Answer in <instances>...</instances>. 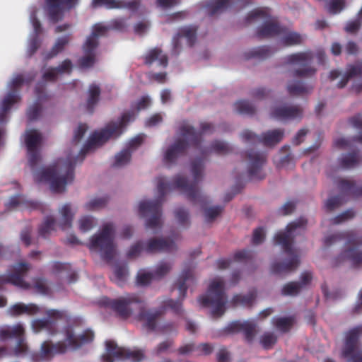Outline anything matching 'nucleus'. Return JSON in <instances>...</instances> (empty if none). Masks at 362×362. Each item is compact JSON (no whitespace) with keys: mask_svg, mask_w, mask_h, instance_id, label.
Returning a JSON list of instances; mask_svg holds the SVG:
<instances>
[{"mask_svg":"<svg viewBox=\"0 0 362 362\" xmlns=\"http://www.w3.org/2000/svg\"><path fill=\"white\" fill-rule=\"evenodd\" d=\"M135 115L133 111L124 112L119 121L109 122L104 129L93 132L81 148L79 156L66 159L59 158L53 165L43 169L35 176L37 182H49L54 192H63L66 185L74 179V168L80 157L81 162L86 154L95 146L105 144L110 138L119 136L127 124L133 121Z\"/></svg>","mask_w":362,"mask_h":362,"instance_id":"nucleus-1","label":"nucleus"},{"mask_svg":"<svg viewBox=\"0 0 362 362\" xmlns=\"http://www.w3.org/2000/svg\"><path fill=\"white\" fill-rule=\"evenodd\" d=\"M203 171L204 160L197 158L192 163L191 172L193 180L191 182L180 175H176L172 182H166L163 176L158 177L156 180L158 198L154 201H142L139 205V213L141 217L150 216L146 220V227L151 229L161 227V204L166 192L170 189H178L186 194L190 202L204 204L206 201V197L202 194L198 189V184L203 177Z\"/></svg>","mask_w":362,"mask_h":362,"instance_id":"nucleus-2","label":"nucleus"},{"mask_svg":"<svg viewBox=\"0 0 362 362\" xmlns=\"http://www.w3.org/2000/svg\"><path fill=\"white\" fill-rule=\"evenodd\" d=\"M194 282V277L192 269L191 268L184 269L176 283L179 290L178 299H168L163 302V307L160 308H146L144 301L142 300V303L139 305L137 320L141 322L142 326L148 331L153 332L156 330L166 308H170L177 315L182 314V301L186 296L189 284Z\"/></svg>","mask_w":362,"mask_h":362,"instance_id":"nucleus-3","label":"nucleus"},{"mask_svg":"<svg viewBox=\"0 0 362 362\" xmlns=\"http://www.w3.org/2000/svg\"><path fill=\"white\" fill-rule=\"evenodd\" d=\"M308 221L304 217H300L290 223L285 231L276 234L274 240L276 245H281L284 253L287 255L280 262H274L271 265V272L274 274H284L295 271L300 264L299 256L293 249L295 237L304 232Z\"/></svg>","mask_w":362,"mask_h":362,"instance_id":"nucleus-4","label":"nucleus"},{"mask_svg":"<svg viewBox=\"0 0 362 362\" xmlns=\"http://www.w3.org/2000/svg\"><path fill=\"white\" fill-rule=\"evenodd\" d=\"M201 132H197L193 127L187 122H183L179 128V132L182 139H177L165 151L164 161L168 164L175 163L177 159L183 156L187 149L190 146L199 148L202 143L203 134L211 133L214 126L209 122H202Z\"/></svg>","mask_w":362,"mask_h":362,"instance_id":"nucleus-5","label":"nucleus"},{"mask_svg":"<svg viewBox=\"0 0 362 362\" xmlns=\"http://www.w3.org/2000/svg\"><path fill=\"white\" fill-rule=\"evenodd\" d=\"M344 240H346V248L333 259V265L337 267L347 261L354 268L362 267V237L354 231L339 232L327 236L324 245L329 247Z\"/></svg>","mask_w":362,"mask_h":362,"instance_id":"nucleus-6","label":"nucleus"},{"mask_svg":"<svg viewBox=\"0 0 362 362\" xmlns=\"http://www.w3.org/2000/svg\"><path fill=\"white\" fill-rule=\"evenodd\" d=\"M263 21V25L258 28L257 36L259 38L270 37L281 35L285 33V27H282L278 21L270 14L268 8H257L248 13L245 18L247 24Z\"/></svg>","mask_w":362,"mask_h":362,"instance_id":"nucleus-7","label":"nucleus"},{"mask_svg":"<svg viewBox=\"0 0 362 362\" xmlns=\"http://www.w3.org/2000/svg\"><path fill=\"white\" fill-rule=\"evenodd\" d=\"M225 284L221 279H214L209 284L207 293L199 297V302L204 307H211L213 317H220L226 311L227 298L224 291Z\"/></svg>","mask_w":362,"mask_h":362,"instance_id":"nucleus-8","label":"nucleus"},{"mask_svg":"<svg viewBox=\"0 0 362 362\" xmlns=\"http://www.w3.org/2000/svg\"><path fill=\"white\" fill-rule=\"evenodd\" d=\"M114 226L112 223L104 224L100 232L92 237L89 248L99 250L102 258L106 261H111L115 252L113 242Z\"/></svg>","mask_w":362,"mask_h":362,"instance_id":"nucleus-9","label":"nucleus"},{"mask_svg":"<svg viewBox=\"0 0 362 362\" xmlns=\"http://www.w3.org/2000/svg\"><path fill=\"white\" fill-rule=\"evenodd\" d=\"M314 57L313 51L307 50L286 56L285 62L288 64L298 66L292 72L293 77L309 78L313 76L317 72V69L312 66Z\"/></svg>","mask_w":362,"mask_h":362,"instance_id":"nucleus-10","label":"nucleus"},{"mask_svg":"<svg viewBox=\"0 0 362 362\" xmlns=\"http://www.w3.org/2000/svg\"><path fill=\"white\" fill-rule=\"evenodd\" d=\"M106 352L102 355L103 362L129 360L132 362H140L144 357L141 351L131 350L118 346L115 341L107 340L105 342Z\"/></svg>","mask_w":362,"mask_h":362,"instance_id":"nucleus-11","label":"nucleus"},{"mask_svg":"<svg viewBox=\"0 0 362 362\" xmlns=\"http://www.w3.org/2000/svg\"><path fill=\"white\" fill-rule=\"evenodd\" d=\"M142 303V298L137 294H128L117 299L105 298L103 304L112 309L119 317L126 320L133 313V305Z\"/></svg>","mask_w":362,"mask_h":362,"instance_id":"nucleus-12","label":"nucleus"},{"mask_svg":"<svg viewBox=\"0 0 362 362\" xmlns=\"http://www.w3.org/2000/svg\"><path fill=\"white\" fill-rule=\"evenodd\" d=\"M79 0H45L44 9L49 21L57 23L63 20L65 11L74 8Z\"/></svg>","mask_w":362,"mask_h":362,"instance_id":"nucleus-13","label":"nucleus"},{"mask_svg":"<svg viewBox=\"0 0 362 362\" xmlns=\"http://www.w3.org/2000/svg\"><path fill=\"white\" fill-rule=\"evenodd\" d=\"M361 335H362V325H358L346 333L342 356L351 362H362V351L356 349Z\"/></svg>","mask_w":362,"mask_h":362,"instance_id":"nucleus-14","label":"nucleus"},{"mask_svg":"<svg viewBox=\"0 0 362 362\" xmlns=\"http://www.w3.org/2000/svg\"><path fill=\"white\" fill-rule=\"evenodd\" d=\"M284 134V129H275L267 131L259 136L249 130H245L242 132L241 136L247 142L259 141L266 146H274L282 141Z\"/></svg>","mask_w":362,"mask_h":362,"instance_id":"nucleus-15","label":"nucleus"},{"mask_svg":"<svg viewBox=\"0 0 362 362\" xmlns=\"http://www.w3.org/2000/svg\"><path fill=\"white\" fill-rule=\"evenodd\" d=\"M47 319H36L32 322V327L35 332L46 329L50 334H54L56 330V320H67L69 317L66 311L59 310H49L47 312Z\"/></svg>","mask_w":362,"mask_h":362,"instance_id":"nucleus-16","label":"nucleus"},{"mask_svg":"<svg viewBox=\"0 0 362 362\" xmlns=\"http://www.w3.org/2000/svg\"><path fill=\"white\" fill-rule=\"evenodd\" d=\"M66 346L62 341L53 344L51 341H45L41 344L39 352L31 354L33 362H41L52 359L56 354H64L66 351Z\"/></svg>","mask_w":362,"mask_h":362,"instance_id":"nucleus-17","label":"nucleus"},{"mask_svg":"<svg viewBox=\"0 0 362 362\" xmlns=\"http://www.w3.org/2000/svg\"><path fill=\"white\" fill-rule=\"evenodd\" d=\"M248 160L247 173L250 179L262 180L265 174L262 172V168L266 163V155L262 152H257L250 150L245 153Z\"/></svg>","mask_w":362,"mask_h":362,"instance_id":"nucleus-18","label":"nucleus"},{"mask_svg":"<svg viewBox=\"0 0 362 362\" xmlns=\"http://www.w3.org/2000/svg\"><path fill=\"white\" fill-rule=\"evenodd\" d=\"M179 237L180 235L175 233L173 234L171 238H151L146 244L144 250L148 253L174 252L177 249L175 241L178 240Z\"/></svg>","mask_w":362,"mask_h":362,"instance_id":"nucleus-19","label":"nucleus"},{"mask_svg":"<svg viewBox=\"0 0 362 362\" xmlns=\"http://www.w3.org/2000/svg\"><path fill=\"white\" fill-rule=\"evenodd\" d=\"M351 78H355L352 89L357 93L362 90V62H356L349 65L346 74L342 77L337 84V87L342 88L345 87Z\"/></svg>","mask_w":362,"mask_h":362,"instance_id":"nucleus-20","label":"nucleus"},{"mask_svg":"<svg viewBox=\"0 0 362 362\" xmlns=\"http://www.w3.org/2000/svg\"><path fill=\"white\" fill-rule=\"evenodd\" d=\"M257 325L253 321L239 320L233 321L228 324L224 329L225 332L230 334L239 333L243 334L245 340L247 342H252L256 334Z\"/></svg>","mask_w":362,"mask_h":362,"instance_id":"nucleus-21","label":"nucleus"},{"mask_svg":"<svg viewBox=\"0 0 362 362\" xmlns=\"http://www.w3.org/2000/svg\"><path fill=\"white\" fill-rule=\"evenodd\" d=\"M303 112L299 105H281L272 109L271 117L279 121L301 119Z\"/></svg>","mask_w":362,"mask_h":362,"instance_id":"nucleus-22","label":"nucleus"},{"mask_svg":"<svg viewBox=\"0 0 362 362\" xmlns=\"http://www.w3.org/2000/svg\"><path fill=\"white\" fill-rule=\"evenodd\" d=\"M30 268V264L26 262H21L16 264L12 272L6 276L5 281L25 289L31 288V285L24 281V276Z\"/></svg>","mask_w":362,"mask_h":362,"instance_id":"nucleus-23","label":"nucleus"},{"mask_svg":"<svg viewBox=\"0 0 362 362\" xmlns=\"http://www.w3.org/2000/svg\"><path fill=\"white\" fill-rule=\"evenodd\" d=\"M91 5L93 8L105 6L107 9L126 8L132 11H136L140 6L139 0H93Z\"/></svg>","mask_w":362,"mask_h":362,"instance_id":"nucleus-24","label":"nucleus"},{"mask_svg":"<svg viewBox=\"0 0 362 362\" xmlns=\"http://www.w3.org/2000/svg\"><path fill=\"white\" fill-rule=\"evenodd\" d=\"M66 340L74 348H79L85 344L93 341L94 333L90 329L85 330L81 334L76 336L71 327L66 329Z\"/></svg>","mask_w":362,"mask_h":362,"instance_id":"nucleus-25","label":"nucleus"},{"mask_svg":"<svg viewBox=\"0 0 362 362\" xmlns=\"http://www.w3.org/2000/svg\"><path fill=\"white\" fill-rule=\"evenodd\" d=\"M144 63L147 66H151L158 62V65L165 68L168 64V57L159 47L150 49L143 57Z\"/></svg>","mask_w":362,"mask_h":362,"instance_id":"nucleus-26","label":"nucleus"},{"mask_svg":"<svg viewBox=\"0 0 362 362\" xmlns=\"http://www.w3.org/2000/svg\"><path fill=\"white\" fill-rule=\"evenodd\" d=\"M108 31L107 25L101 24H96L93 26L91 34L88 37L85 42V49L86 52H90L91 49H95L98 46V38L100 37L105 36Z\"/></svg>","mask_w":362,"mask_h":362,"instance_id":"nucleus-27","label":"nucleus"},{"mask_svg":"<svg viewBox=\"0 0 362 362\" xmlns=\"http://www.w3.org/2000/svg\"><path fill=\"white\" fill-rule=\"evenodd\" d=\"M257 290L252 288L249 291L248 293L243 295L241 293L235 294L231 300L230 305L233 307L243 306L250 308L252 306L256 298H257Z\"/></svg>","mask_w":362,"mask_h":362,"instance_id":"nucleus-28","label":"nucleus"},{"mask_svg":"<svg viewBox=\"0 0 362 362\" xmlns=\"http://www.w3.org/2000/svg\"><path fill=\"white\" fill-rule=\"evenodd\" d=\"M361 160V156L358 150L343 154L339 159V165L342 169H351L357 166Z\"/></svg>","mask_w":362,"mask_h":362,"instance_id":"nucleus-29","label":"nucleus"},{"mask_svg":"<svg viewBox=\"0 0 362 362\" xmlns=\"http://www.w3.org/2000/svg\"><path fill=\"white\" fill-rule=\"evenodd\" d=\"M9 315L12 316H19L23 314L34 315L39 312V308L35 304L25 305L22 303H16L11 305L8 310Z\"/></svg>","mask_w":362,"mask_h":362,"instance_id":"nucleus-30","label":"nucleus"},{"mask_svg":"<svg viewBox=\"0 0 362 362\" xmlns=\"http://www.w3.org/2000/svg\"><path fill=\"white\" fill-rule=\"evenodd\" d=\"M100 93V88L98 85L95 83L90 85L88 91V96L86 105V110L89 113L92 114L93 112L94 107L99 101Z\"/></svg>","mask_w":362,"mask_h":362,"instance_id":"nucleus-31","label":"nucleus"},{"mask_svg":"<svg viewBox=\"0 0 362 362\" xmlns=\"http://www.w3.org/2000/svg\"><path fill=\"white\" fill-rule=\"evenodd\" d=\"M341 179H340L338 181L337 186L339 187V182ZM340 191V194L337 196H334L332 197L329 198L325 204V209L327 211L331 212L336 209L337 208L339 207L341 205H342L345 202H346V199H345V197H351V194H350L347 192H342L340 189H339Z\"/></svg>","mask_w":362,"mask_h":362,"instance_id":"nucleus-32","label":"nucleus"},{"mask_svg":"<svg viewBox=\"0 0 362 362\" xmlns=\"http://www.w3.org/2000/svg\"><path fill=\"white\" fill-rule=\"evenodd\" d=\"M273 52L270 47L267 46H262L253 48L251 50L245 52L244 57L245 59H257L259 60H264L269 57Z\"/></svg>","mask_w":362,"mask_h":362,"instance_id":"nucleus-33","label":"nucleus"},{"mask_svg":"<svg viewBox=\"0 0 362 362\" xmlns=\"http://www.w3.org/2000/svg\"><path fill=\"white\" fill-rule=\"evenodd\" d=\"M281 44L285 47H291L298 45L303 43V37L296 32L288 31L285 28V33H281Z\"/></svg>","mask_w":362,"mask_h":362,"instance_id":"nucleus-34","label":"nucleus"},{"mask_svg":"<svg viewBox=\"0 0 362 362\" xmlns=\"http://www.w3.org/2000/svg\"><path fill=\"white\" fill-rule=\"evenodd\" d=\"M339 187L342 192H347L352 197L356 198L362 195V185L358 187L354 181L341 179Z\"/></svg>","mask_w":362,"mask_h":362,"instance_id":"nucleus-35","label":"nucleus"},{"mask_svg":"<svg viewBox=\"0 0 362 362\" xmlns=\"http://www.w3.org/2000/svg\"><path fill=\"white\" fill-rule=\"evenodd\" d=\"M56 220L52 216H47L38 228V235L43 238H47L56 230Z\"/></svg>","mask_w":362,"mask_h":362,"instance_id":"nucleus-36","label":"nucleus"},{"mask_svg":"<svg viewBox=\"0 0 362 362\" xmlns=\"http://www.w3.org/2000/svg\"><path fill=\"white\" fill-rule=\"evenodd\" d=\"M128 276L127 265L117 264L115 267L113 276L111 278L112 281L116 283L118 286H122L126 282Z\"/></svg>","mask_w":362,"mask_h":362,"instance_id":"nucleus-37","label":"nucleus"},{"mask_svg":"<svg viewBox=\"0 0 362 362\" xmlns=\"http://www.w3.org/2000/svg\"><path fill=\"white\" fill-rule=\"evenodd\" d=\"M42 141V136L40 132L35 129L27 131L25 136V144L28 151H33L38 148Z\"/></svg>","mask_w":362,"mask_h":362,"instance_id":"nucleus-38","label":"nucleus"},{"mask_svg":"<svg viewBox=\"0 0 362 362\" xmlns=\"http://www.w3.org/2000/svg\"><path fill=\"white\" fill-rule=\"evenodd\" d=\"M62 218L59 226L62 230L69 228L72 226L74 214L71 212V206L69 204H64L60 211Z\"/></svg>","mask_w":362,"mask_h":362,"instance_id":"nucleus-39","label":"nucleus"},{"mask_svg":"<svg viewBox=\"0 0 362 362\" xmlns=\"http://www.w3.org/2000/svg\"><path fill=\"white\" fill-rule=\"evenodd\" d=\"M313 89L312 86H305L301 81H296L294 83H289L287 86V91L291 95H302L305 93H308Z\"/></svg>","mask_w":362,"mask_h":362,"instance_id":"nucleus-40","label":"nucleus"},{"mask_svg":"<svg viewBox=\"0 0 362 362\" xmlns=\"http://www.w3.org/2000/svg\"><path fill=\"white\" fill-rule=\"evenodd\" d=\"M197 28L189 25L181 28L177 33L178 37H185L189 46H193L197 40Z\"/></svg>","mask_w":362,"mask_h":362,"instance_id":"nucleus-41","label":"nucleus"},{"mask_svg":"<svg viewBox=\"0 0 362 362\" xmlns=\"http://www.w3.org/2000/svg\"><path fill=\"white\" fill-rule=\"evenodd\" d=\"M274 326L281 332H288L295 323V317H278L273 320Z\"/></svg>","mask_w":362,"mask_h":362,"instance_id":"nucleus-42","label":"nucleus"},{"mask_svg":"<svg viewBox=\"0 0 362 362\" xmlns=\"http://www.w3.org/2000/svg\"><path fill=\"white\" fill-rule=\"evenodd\" d=\"M69 36L58 38L51 50L46 54L45 59L49 60L57 56L59 52L64 50L66 45L69 43Z\"/></svg>","mask_w":362,"mask_h":362,"instance_id":"nucleus-43","label":"nucleus"},{"mask_svg":"<svg viewBox=\"0 0 362 362\" xmlns=\"http://www.w3.org/2000/svg\"><path fill=\"white\" fill-rule=\"evenodd\" d=\"M85 56L81 57L78 61V66L81 69H87L93 66L95 62V49H91L90 52H86L85 49V43L83 46Z\"/></svg>","mask_w":362,"mask_h":362,"instance_id":"nucleus-44","label":"nucleus"},{"mask_svg":"<svg viewBox=\"0 0 362 362\" xmlns=\"http://www.w3.org/2000/svg\"><path fill=\"white\" fill-rule=\"evenodd\" d=\"M230 3V0H212L208 5L209 16H213L224 11L228 8Z\"/></svg>","mask_w":362,"mask_h":362,"instance_id":"nucleus-45","label":"nucleus"},{"mask_svg":"<svg viewBox=\"0 0 362 362\" xmlns=\"http://www.w3.org/2000/svg\"><path fill=\"white\" fill-rule=\"evenodd\" d=\"M21 100V96L17 91H9L1 103V109L8 112L12 105Z\"/></svg>","mask_w":362,"mask_h":362,"instance_id":"nucleus-46","label":"nucleus"},{"mask_svg":"<svg viewBox=\"0 0 362 362\" xmlns=\"http://www.w3.org/2000/svg\"><path fill=\"white\" fill-rule=\"evenodd\" d=\"M234 105L236 111L240 114L252 115L255 112V107L248 100H239Z\"/></svg>","mask_w":362,"mask_h":362,"instance_id":"nucleus-47","label":"nucleus"},{"mask_svg":"<svg viewBox=\"0 0 362 362\" xmlns=\"http://www.w3.org/2000/svg\"><path fill=\"white\" fill-rule=\"evenodd\" d=\"M301 291L300 285L297 281H291L286 284L281 288V294L285 296H297Z\"/></svg>","mask_w":362,"mask_h":362,"instance_id":"nucleus-48","label":"nucleus"},{"mask_svg":"<svg viewBox=\"0 0 362 362\" xmlns=\"http://www.w3.org/2000/svg\"><path fill=\"white\" fill-rule=\"evenodd\" d=\"M232 151V148L228 143L215 141L211 145V151H213L219 155H226Z\"/></svg>","mask_w":362,"mask_h":362,"instance_id":"nucleus-49","label":"nucleus"},{"mask_svg":"<svg viewBox=\"0 0 362 362\" xmlns=\"http://www.w3.org/2000/svg\"><path fill=\"white\" fill-rule=\"evenodd\" d=\"M131 159V151L129 149H124L115 156V160L113 165L115 167H122L127 164Z\"/></svg>","mask_w":362,"mask_h":362,"instance_id":"nucleus-50","label":"nucleus"},{"mask_svg":"<svg viewBox=\"0 0 362 362\" xmlns=\"http://www.w3.org/2000/svg\"><path fill=\"white\" fill-rule=\"evenodd\" d=\"M175 216L179 224L183 227H187L189 225V212L182 207L177 208L175 211Z\"/></svg>","mask_w":362,"mask_h":362,"instance_id":"nucleus-51","label":"nucleus"},{"mask_svg":"<svg viewBox=\"0 0 362 362\" xmlns=\"http://www.w3.org/2000/svg\"><path fill=\"white\" fill-rule=\"evenodd\" d=\"M223 207L221 206H211L204 209L205 220L207 223L214 221L222 212Z\"/></svg>","mask_w":362,"mask_h":362,"instance_id":"nucleus-52","label":"nucleus"},{"mask_svg":"<svg viewBox=\"0 0 362 362\" xmlns=\"http://www.w3.org/2000/svg\"><path fill=\"white\" fill-rule=\"evenodd\" d=\"M107 202V197L95 198L86 203L85 206L87 210H96L105 206Z\"/></svg>","mask_w":362,"mask_h":362,"instance_id":"nucleus-53","label":"nucleus"},{"mask_svg":"<svg viewBox=\"0 0 362 362\" xmlns=\"http://www.w3.org/2000/svg\"><path fill=\"white\" fill-rule=\"evenodd\" d=\"M171 264L168 262H162L158 264L153 272L156 279H160L165 276L171 269Z\"/></svg>","mask_w":362,"mask_h":362,"instance_id":"nucleus-54","label":"nucleus"},{"mask_svg":"<svg viewBox=\"0 0 362 362\" xmlns=\"http://www.w3.org/2000/svg\"><path fill=\"white\" fill-rule=\"evenodd\" d=\"M277 341V337L272 332H265L261 337L260 342L265 349H271Z\"/></svg>","mask_w":362,"mask_h":362,"instance_id":"nucleus-55","label":"nucleus"},{"mask_svg":"<svg viewBox=\"0 0 362 362\" xmlns=\"http://www.w3.org/2000/svg\"><path fill=\"white\" fill-rule=\"evenodd\" d=\"M33 288L40 293L49 294V288L47 285V280L45 278H36L33 281Z\"/></svg>","mask_w":362,"mask_h":362,"instance_id":"nucleus-56","label":"nucleus"},{"mask_svg":"<svg viewBox=\"0 0 362 362\" xmlns=\"http://www.w3.org/2000/svg\"><path fill=\"white\" fill-rule=\"evenodd\" d=\"M354 216L355 211L353 209H348L332 218V223L333 224H339L353 218Z\"/></svg>","mask_w":362,"mask_h":362,"instance_id":"nucleus-57","label":"nucleus"},{"mask_svg":"<svg viewBox=\"0 0 362 362\" xmlns=\"http://www.w3.org/2000/svg\"><path fill=\"white\" fill-rule=\"evenodd\" d=\"M41 112L42 106L38 102H36L28 108L27 117L30 121H34L40 117Z\"/></svg>","mask_w":362,"mask_h":362,"instance_id":"nucleus-58","label":"nucleus"},{"mask_svg":"<svg viewBox=\"0 0 362 362\" xmlns=\"http://www.w3.org/2000/svg\"><path fill=\"white\" fill-rule=\"evenodd\" d=\"M153 279H156L153 272H139L136 277V283L140 286H147Z\"/></svg>","mask_w":362,"mask_h":362,"instance_id":"nucleus-59","label":"nucleus"},{"mask_svg":"<svg viewBox=\"0 0 362 362\" xmlns=\"http://www.w3.org/2000/svg\"><path fill=\"white\" fill-rule=\"evenodd\" d=\"M94 226V218L92 216H86L79 221V228L81 231L85 233L90 230Z\"/></svg>","mask_w":362,"mask_h":362,"instance_id":"nucleus-60","label":"nucleus"},{"mask_svg":"<svg viewBox=\"0 0 362 362\" xmlns=\"http://www.w3.org/2000/svg\"><path fill=\"white\" fill-rule=\"evenodd\" d=\"M107 26L108 28V30H115L118 31H122L126 28L125 20L122 18L113 19Z\"/></svg>","mask_w":362,"mask_h":362,"instance_id":"nucleus-61","label":"nucleus"},{"mask_svg":"<svg viewBox=\"0 0 362 362\" xmlns=\"http://www.w3.org/2000/svg\"><path fill=\"white\" fill-rule=\"evenodd\" d=\"M31 234L32 228L30 226L25 227L21 232V240L26 247H28L32 244Z\"/></svg>","mask_w":362,"mask_h":362,"instance_id":"nucleus-62","label":"nucleus"},{"mask_svg":"<svg viewBox=\"0 0 362 362\" xmlns=\"http://www.w3.org/2000/svg\"><path fill=\"white\" fill-rule=\"evenodd\" d=\"M41 42L38 36H34L30 39L28 47V54L29 57H31L36 52Z\"/></svg>","mask_w":362,"mask_h":362,"instance_id":"nucleus-63","label":"nucleus"},{"mask_svg":"<svg viewBox=\"0 0 362 362\" xmlns=\"http://www.w3.org/2000/svg\"><path fill=\"white\" fill-rule=\"evenodd\" d=\"M87 129L88 127L86 124H80L74 132L73 142L75 144L79 143L84 136Z\"/></svg>","mask_w":362,"mask_h":362,"instance_id":"nucleus-64","label":"nucleus"}]
</instances>
